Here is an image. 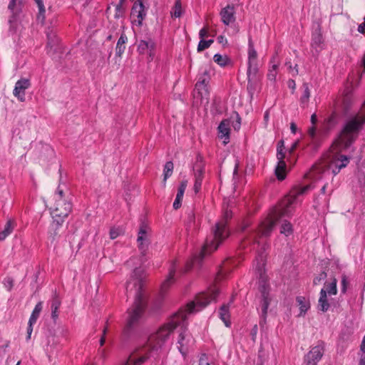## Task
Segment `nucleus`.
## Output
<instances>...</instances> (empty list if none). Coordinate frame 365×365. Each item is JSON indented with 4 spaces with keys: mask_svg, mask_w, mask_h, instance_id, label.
<instances>
[{
    "mask_svg": "<svg viewBox=\"0 0 365 365\" xmlns=\"http://www.w3.org/2000/svg\"><path fill=\"white\" fill-rule=\"evenodd\" d=\"M173 170V164L172 162H168L164 166V180H165L169 178Z\"/></svg>",
    "mask_w": 365,
    "mask_h": 365,
    "instance_id": "obj_38",
    "label": "nucleus"
},
{
    "mask_svg": "<svg viewBox=\"0 0 365 365\" xmlns=\"http://www.w3.org/2000/svg\"><path fill=\"white\" fill-rule=\"evenodd\" d=\"M352 87V85H350V86H347L346 88V89L344 91L345 96H348L351 92Z\"/></svg>",
    "mask_w": 365,
    "mask_h": 365,
    "instance_id": "obj_56",
    "label": "nucleus"
},
{
    "mask_svg": "<svg viewBox=\"0 0 365 365\" xmlns=\"http://www.w3.org/2000/svg\"><path fill=\"white\" fill-rule=\"evenodd\" d=\"M311 121L312 124H314L317 121V115L315 114H313L311 117Z\"/></svg>",
    "mask_w": 365,
    "mask_h": 365,
    "instance_id": "obj_64",
    "label": "nucleus"
},
{
    "mask_svg": "<svg viewBox=\"0 0 365 365\" xmlns=\"http://www.w3.org/2000/svg\"><path fill=\"white\" fill-rule=\"evenodd\" d=\"M324 354V347L322 345H317L311 349L305 356L304 361L306 365H317Z\"/></svg>",
    "mask_w": 365,
    "mask_h": 365,
    "instance_id": "obj_15",
    "label": "nucleus"
},
{
    "mask_svg": "<svg viewBox=\"0 0 365 365\" xmlns=\"http://www.w3.org/2000/svg\"><path fill=\"white\" fill-rule=\"evenodd\" d=\"M63 190L58 187L53 195L55 202L49 208L53 220L51 227L55 231L62 225L65 218L68 216L72 209L71 202L63 199ZM56 234L55 232V235Z\"/></svg>",
    "mask_w": 365,
    "mask_h": 365,
    "instance_id": "obj_5",
    "label": "nucleus"
},
{
    "mask_svg": "<svg viewBox=\"0 0 365 365\" xmlns=\"http://www.w3.org/2000/svg\"><path fill=\"white\" fill-rule=\"evenodd\" d=\"M277 68L278 64L274 63L272 65L270 68L269 69L268 73H267V78L271 81H274L277 77Z\"/></svg>",
    "mask_w": 365,
    "mask_h": 365,
    "instance_id": "obj_37",
    "label": "nucleus"
},
{
    "mask_svg": "<svg viewBox=\"0 0 365 365\" xmlns=\"http://www.w3.org/2000/svg\"><path fill=\"white\" fill-rule=\"evenodd\" d=\"M18 12H14L12 13V15L10 16L9 19V23L10 24L11 26H12L13 23L16 22V14Z\"/></svg>",
    "mask_w": 365,
    "mask_h": 365,
    "instance_id": "obj_50",
    "label": "nucleus"
},
{
    "mask_svg": "<svg viewBox=\"0 0 365 365\" xmlns=\"http://www.w3.org/2000/svg\"><path fill=\"white\" fill-rule=\"evenodd\" d=\"M202 172L200 170L198 173L195 174V181L194 185V190L195 193H197L202 185Z\"/></svg>",
    "mask_w": 365,
    "mask_h": 365,
    "instance_id": "obj_35",
    "label": "nucleus"
},
{
    "mask_svg": "<svg viewBox=\"0 0 365 365\" xmlns=\"http://www.w3.org/2000/svg\"><path fill=\"white\" fill-rule=\"evenodd\" d=\"M215 63L220 66H225L227 64L229 59L226 55L215 54L213 57Z\"/></svg>",
    "mask_w": 365,
    "mask_h": 365,
    "instance_id": "obj_34",
    "label": "nucleus"
},
{
    "mask_svg": "<svg viewBox=\"0 0 365 365\" xmlns=\"http://www.w3.org/2000/svg\"><path fill=\"white\" fill-rule=\"evenodd\" d=\"M207 78L200 76L195 85L194 98L196 103H207L208 102L209 91L207 88Z\"/></svg>",
    "mask_w": 365,
    "mask_h": 365,
    "instance_id": "obj_12",
    "label": "nucleus"
},
{
    "mask_svg": "<svg viewBox=\"0 0 365 365\" xmlns=\"http://www.w3.org/2000/svg\"><path fill=\"white\" fill-rule=\"evenodd\" d=\"M107 331H108V327H106L103 329V336H102V337L100 339V345H101V346H103V344L105 343V341H106L105 336L106 334Z\"/></svg>",
    "mask_w": 365,
    "mask_h": 365,
    "instance_id": "obj_48",
    "label": "nucleus"
},
{
    "mask_svg": "<svg viewBox=\"0 0 365 365\" xmlns=\"http://www.w3.org/2000/svg\"><path fill=\"white\" fill-rule=\"evenodd\" d=\"M217 39H218L219 43L225 44V43H227V39L225 38H224L223 36H219Z\"/></svg>",
    "mask_w": 365,
    "mask_h": 365,
    "instance_id": "obj_57",
    "label": "nucleus"
},
{
    "mask_svg": "<svg viewBox=\"0 0 365 365\" xmlns=\"http://www.w3.org/2000/svg\"><path fill=\"white\" fill-rule=\"evenodd\" d=\"M125 47H116V53L118 54H120L121 53L124 52Z\"/></svg>",
    "mask_w": 365,
    "mask_h": 365,
    "instance_id": "obj_60",
    "label": "nucleus"
},
{
    "mask_svg": "<svg viewBox=\"0 0 365 365\" xmlns=\"http://www.w3.org/2000/svg\"><path fill=\"white\" fill-rule=\"evenodd\" d=\"M286 154L284 152V141L281 140L278 143L277 158L278 160L277 165L275 169V174L278 180H282L286 178L288 172L284 159Z\"/></svg>",
    "mask_w": 365,
    "mask_h": 365,
    "instance_id": "obj_11",
    "label": "nucleus"
},
{
    "mask_svg": "<svg viewBox=\"0 0 365 365\" xmlns=\"http://www.w3.org/2000/svg\"><path fill=\"white\" fill-rule=\"evenodd\" d=\"M309 134L311 137H314L315 135V128L314 127H312L309 130Z\"/></svg>",
    "mask_w": 365,
    "mask_h": 365,
    "instance_id": "obj_59",
    "label": "nucleus"
},
{
    "mask_svg": "<svg viewBox=\"0 0 365 365\" xmlns=\"http://www.w3.org/2000/svg\"><path fill=\"white\" fill-rule=\"evenodd\" d=\"M297 304L299 307V317L304 316L310 307L309 302L304 297L299 296L296 299Z\"/></svg>",
    "mask_w": 365,
    "mask_h": 365,
    "instance_id": "obj_21",
    "label": "nucleus"
},
{
    "mask_svg": "<svg viewBox=\"0 0 365 365\" xmlns=\"http://www.w3.org/2000/svg\"><path fill=\"white\" fill-rule=\"evenodd\" d=\"M288 86H289L290 88H292V89L294 90V89H295V88H296V83H295V81H293V80H289V81H288Z\"/></svg>",
    "mask_w": 365,
    "mask_h": 365,
    "instance_id": "obj_54",
    "label": "nucleus"
},
{
    "mask_svg": "<svg viewBox=\"0 0 365 365\" xmlns=\"http://www.w3.org/2000/svg\"><path fill=\"white\" fill-rule=\"evenodd\" d=\"M127 37L122 34L120 37L118 38L116 46H121L123 44H125L127 41Z\"/></svg>",
    "mask_w": 365,
    "mask_h": 365,
    "instance_id": "obj_47",
    "label": "nucleus"
},
{
    "mask_svg": "<svg viewBox=\"0 0 365 365\" xmlns=\"http://www.w3.org/2000/svg\"><path fill=\"white\" fill-rule=\"evenodd\" d=\"M38 7V13L37 15V19L43 22L45 19L46 9L43 5V0H34Z\"/></svg>",
    "mask_w": 365,
    "mask_h": 365,
    "instance_id": "obj_32",
    "label": "nucleus"
},
{
    "mask_svg": "<svg viewBox=\"0 0 365 365\" xmlns=\"http://www.w3.org/2000/svg\"><path fill=\"white\" fill-rule=\"evenodd\" d=\"M145 15V7L142 0L135 1L130 11V18L132 19L133 23H135V24L140 26Z\"/></svg>",
    "mask_w": 365,
    "mask_h": 365,
    "instance_id": "obj_13",
    "label": "nucleus"
},
{
    "mask_svg": "<svg viewBox=\"0 0 365 365\" xmlns=\"http://www.w3.org/2000/svg\"><path fill=\"white\" fill-rule=\"evenodd\" d=\"M50 304L51 310V318L54 322H56L58 317V309L61 304L56 292H55L52 295Z\"/></svg>",
    "mask_w": 365,
    "mask_h": 365,
    "instance_id": "obj_19",
    "label": "nucleus"
},
{
    "mask_svg": "<svg viewBox=\"0 0 365 365\" xmlns=\"http://www.w3.org/2000/svg\"><path fill=\"white\" fill-rule=\"evenodd\" d=\"M327 277V274L325 272H321L318 276L315 277L314 279V284H319L321 281L324 280Z\"/></svg>",
    "mask_w": 365,
    "mask_h": 365,
    "instance_id": "obj_43",
    "label": "nucleus"
},
{
    "mask_svg": "<svg viewBox=\"0 0 365 365\" xmlns=\"http://www.w3.org/2000/svg\"><path fill=\"white\" fill-rule=\"evenodd\" d=\"M359 365H365V336H364L359 351Z\"/></svg>",
    "mask_w": 365,
    "mask_h": 365,
    "instance_id": "obj_33",
    "label": "nucleus"
},
{
    "mask_svg": "<svg viewBox=\"0 0 365 365\" xmlns=\"http://www.w3.org/2000/svg\"><path fill=\"white\" fill-rule=\"evenodd\" d=\"M54 344L55 338L53 336L48 339L47 345L46 347L45 348V351H46V354L49 357L54 353Z\"/></svg>",
    "mask_w": 365,
    "mask_h": 365,
    "instance_id": "obj_36",
    "label": "nucleus"
},
{
    "mask_svg": "<svg viewBox=\"0 0 365 365\" xmlns=\"http://www.w3.org/2000/svg\"><path fill=\"white\" fill-rule=\"evenodd\" d=\"M365 123V102L360 113L349 120L345 125L339 137L333 143L329 150L323 159V162L313 167L309 178L320 179L322 173L331 170L335 175L349 163V158L341 154L356 140L359 130Z\"/></svg>",
    "mask_w": 365,
    "mask_h": 365,
    "instance_id": "obj_1",
    "label": "nucleus"
},
{
    "mask_svg": "<svg viewBox=\"0 0 365 365\" xmlns=\"http://www.w3.org/2000/svg\"><path fill=\"white\" fill-rule=\"evenodd\" d=\"M13 230V226L11 222L9 220L5 226L4 230L0 232V241L4 240L11 232Z\"/></svg>",
    "mask_w": 365,
    "mask_h": 365,
    "instance_id": "obj_30",
    "label": "nucleus"
},
{
    "mask_svg": "<svg viewBox=\"0 0 365 365\" xmlns=\"http://www.w3.org/2000/svg\"><path fill=\"white\" fill-rule=\"evenodd\" d=\"M265 256L262 254L258 255L254 262V268L257 274L262 283L265 282L266 277L264 275ZM262 294L261 309L263 317H266L269 306L272 302V298L269 294L267 286L263 284L260 286Z\"/></svg>",
    "mask_w": 365,
    "mask_h": 365,
    "instance_id": "obj_6",
    "label": "nucleus"
},
{
    "mask_svg": "<svg viewBox=\"0 0 365 365\" xmlns=\"http://www.w3.org/2000/svg\"><path fill=\"white\" fill-rule=\"evenodd\" d=\"M31 86L30 80L22 78L17 81L13 91L14 96L21 102L25 101L26 90Z\"/></svg>",
    "mask_w": 365,
    "mask_h": 365,
    "instance_id": "obj_14",
    "label": "nucleus"
},
{
    "mask_svg": "<svg viewBox=\"0 0 365 365\" xmlns=\"http://www.w3.org/2000/svg\"><path fill=\"white\" fill-rule=\"evenodd\" d=\"M174 274L175 271L171 269L169 272V275L168 276L167 279L165 280L163 284H161V294L163 292L168 288L171 284H173L175 282L174 278Z\"/></svg>",
    "mask_w": 365,
    "mask_h": 365,
    "instance_id": "obj_31",
    "label": "nucleus"
},
{
    "mask_svg": "<svg viewBox=\"0 0 365 365\" xmlns=\"http://www.w3.org/2000/svg\"><path fill=\"white\" fill-rule=\"evenodd\" d=\"M219 316L222 321L224 322L226 327H229L230 324V314H229V309L228 307L226 305H223L220 311H219Z\"/></svg>",
    "mask_w": 365,
    "mask_h": 365,
    "instance_id": "obj_27",
    "label": "nucleus"
},
{
    "mask_svg": "<svg viewBox=\"0 0 365 365\" xmlns=\"http://www.w3.org/2000/svg\"><path fill=\"white\" fill-rule=\"evenodd\" d=\"M302 93L300 97V104L302 106L305 107L307 106L310 98V89L307 83H304L302 87Z\"/></svg>",
    "mask_w": 365,
    "mask_h": 365,
    "instance_id": "obj_23",
    "label": "nucleus"
},
{
    "mask_svg": "<svg viewBox=\"0 0 365 365\" xmlns=\"http://www.w3.org/2000/svg\"><path fill=\"white\" fill-rule=\"evenodd\" d=\"M151 230L150 227L144 222L140 225L138 232V247L143 256L145 255L146 250L150 243Z\"/></svg>",
    "mask_w": 365,
    "mask_h": 365,
    "instance_id": "obj_10",
    "label": "nucleus"
},
{
    "mask_svg": "<svg viewBox=\"0 0 365 365\" xmlns=\"http://www.w3.org/2000/svg\"><path fill=\"white\" fill-rule=\"evenodd\" d=\"M160 347V341L158 339V330L153 335H151L148 339L147 342V353L145 356H143L136 360H133L130 357L121 365H141L148 358H156L158 356V351Z\"/></svg>",
    "mask_w": 365,
    "mask_h": 365,
    "instance_id": "obj_8",
    "label": "nucleus"
},
{
    "mask_svg": "<svg viewBox=\"0 0 365 365\" xmlns=\"http://www.w3.org/2000/svg\"><path fill=\"white\" fill-rule=\"evenodd\" d=\"M122 230L120 227H112L110 230V238L112 240L116 239L121 235Z\"/></svg>",
    "mask_w": 365,
    "mask_h": 365,
    "instance_id": "obj_42",
    "label": "nucleus"
},
{
    "mask_svg": "<svg viewBox=\"0 0 365 365\" xmlns=\"http://www.w3.org/2000/svg\"><path fill=\"white\" fill-rule=\"evenodd\" d=\"M230 120L225 119L220 123L217 128L218 138L223 141L224 145L227 144L230 141Z\"/></svg>",
    "mask_w": 365,
    "mask_h": 365,
    "instance_id": "obj_16",
    "label": "nucleus"
},
{
    "mask_svg": "<svg viewBox=\"0 0 365 365\" xmlns=\"http://www.w3.org/2000/svg\"><path fill=\"white\" fill-rule=\"evenodd\" d=\"M329 297L330 296H329L328 294H326V290L324 289H321L318 307L322 312H327L329 308Z\"/></svg>",
    "mask_w": 365,
    "mask_h": 365,
    "instance_id": "obj_20",
    "label": "nucleus"
},
{
    "mask_svg": "<svg viewBox=\"0 0 365 365\" xmlns=\"http://www.w3.org/2000/svg\"><path fill=\"white\" fill-rule=\"evenodd\" d=\"M181 199L175 198L174 202H173V207L175 209H178L180 207L181 205Z\"/></svg>",
    "mask_w": 365,
    "mask_h": 365,
    "instance_id": "obj_53",
    "label": "nucleus"
},
{
    "mask_svg": "<svg viewBox=\"0 0 365 365\" xmlns=\"http://www.w3.org/2000/svg\"><path fill=\"white\" fill-rule=\"evenodd\" d=\"M47 53L53 60L58 62L62 67H68V61L71 58L69 47H48Z\"/></svg>",
    "mask_w": 365,
    "mask_h": 365,
    "instance_id": "obj_9",
    "label": "nucleus"
},
{
    "mask_svg": "<svg viewBox=\"0 0 365 365\" xmlns=\"http://www.w3.org/2000/svg\"><path fill=\"white\" fill-rule=\"evenodd\" d=\"M248 56H249V68H248V71H247V76H248L249 80H250L251 78L254 77L257 73V66L255 64V60L257 58L256 51L252 48H250L249 51H248Z\"/></svg>",
    "mask_w": 365,
    "mask_h": 365,
    "instance_id": "obj_17",
    "label": "nucleus"
},
{
    "mask_svg": "<svg viewBox=\"0 0 365 365\" xmlns=\"http://www.w3.org/2000/svg\"><path fill=\"white\" fill-rule=\"evenodd\" d=\"M222 22L226 25H230L235 21V9L233 6H227L224 8L220 13Z\"/></svg>",
    "mask_w": 365,
    "mask_h": 365,
    "instance_id": "obj_18",
    "label": "nucleus"
},
{
    "mask_svg": "<svg viewBox=\"0 0 365 365\" xmlns=\"http://www.w3.org/2000/svg\"><path fill=\"white\" fill-rule=\"evenodd\" d=\"M34 324H30L29 322L28 323V327H27V336H26V340H29L31 339V336L33 331V326Z\"/></svg>",
    "mask_w": 365,
    "mask_h": 365,
    "instance_id": "obj_45",
    "label": "nucleus"
},
{
    "mask_svg": "<svg viewBox=\"0 0 365 365\" xmlns=\"http://www.w3.org/2000/svg\"><path fill=\"white\" fill-rule=\"evenodd\" d=\"M296 130H297V126H296V125H295L294 123H291V130H292V132L293 133H295Z\"/></svg>",
    "mask_w": 365,
    "mask_h": 365,
    "instance_id": "obj_61",
    "label": "nucleus"
},
{
    "mask_svg": "<svg viewBox=\"0 0 365 365\" xmlns=\"http://www.w3.org/2000/svg\"><path fill=\"white\" fill-rule=\"evenodd\" d=\"M316 38L315 43H321V36L319 34H317V36L314 37Z\"/></svg>",
    "mask_w": 365,
    "mask_h": 365,
    "instance_id": "obj_62",
    "label": "nucleus"
},
{
    "mask_svg": "<svg viewBox=\"0 0 365 365\" xmlns=\"http://www.w3.org/2000/svg\"><path fill=\"white\" fill-rule=\"evenodd\" d=\"M231 125L233 126L235 130H239L240 129V118H239L238 115H237V121H236L235 124H232L231 123Z\"/></svg>",
    "mask_w": 365,
    "mask_h": 365,
    "instance_id": "obj_52",
    "label": "nucleus"
},
{
    "mask_svg": "<svg viewBox=\"0 0 365 365\" xmlns=\"http://www.w3.org/2000/svg\"><path fill=\"white\" fill-rule=\"evenodd\" d=\"M228 236V230L226 227L225 220L216 224L213 230V239L210 242H207L203 246L199 258L202 259L205 255L217 250L219 245Z\"/></svg>",
    "mask_w": 365,
    "mask_h": 365,
    "instance_id": "obj_7",
    "label": "nucleus"
},
{
    "mask_svg": "<svg viewBox=\"0 0 365 365\" xmlns=\"http://www.w3.org/2000/svg\"><path fill=\"white\" fill-rule=\"evenodd\" d=\"M349 284V278L346 274H342L341 282V292L344 294L346 292Z\"/></svg>",
    "mask_w": 365,
    "mask_h": 365,
    "instance_id": "obj_40",
    "label": "nucleus"
},
{
    "mask_svg": "<svg viewBox=\"0 0 365 365\" xmlns=\"http://www.w3.org/2000/svg\"><path fill=\"white\" fill-rule=\"evenodd\" d=\"M183 13L182 6L180 0H176L174 6L170 11L173 18H179Z\"/></svg>",
    "mask_w": 365,
    "mask_h": 365,
    "instance_id": "obj_28",
    "label": "nucleus"
},
{
    "mask_svg": "<svg viewBox=\"0 0 365 365\" xmlns=\"http://www.w3.org/2000/svg\"><path fill=\"white\" fill-rule=\"evenodd\" d=\"M219 292L218 288L212 287L207 292L196 295L194 300L189 302L179 310L170 315L161 327V340L178 329V349L185 356L191 343V336L187 331V317L204 309L211 301L215 299Z\"/></svg>",
    "mask_w": 365,
    "mask_h": 365,
    "instance_id": "obj_2",
    "label": "nucleus"
},
{
    "mask_svg": "<svg viewBox=\"0 0 365 365\" xmlns=\"http://www.w3.org/2000/svg\"><path fill=\"white\" fill-rule=\"evenodd\" d=\"M297 145H298V142H297H297H294V143L292 144V147L289 148V154H290V155H291V154H292V153L295 150V148H297Z\"/></svg>",
    "mask_w": 365,
    "mask_h": 365,
    "instance_id": "obj_58",
    "label": "nucleus"
},
{
    "mask_svg": "<svg viewBox=\"0 0 365 365\" xmlns=\"http://www.w3.org/2000/svg\"><path fill=\"white\" fill-rule=\"evenodd\" d=\"M199 365H216L213 362H210L206 356H202L200 359Z\"/></svg>",
    "mask_w": 365,
    "mask_h": 365,
    "instance_id": "obj_44",
    "label": "nucleus"
},
{
    "mask_svg": "<svg viewBox=\"0 0 365 365\" xmlns=\"http://www.w3.org/2000/svg\"><path fill=\"white\" fill-rule=\"evenodd\" d=\"M125 12V9L123 7V5L116 4L115 6V18L119 19L124 16Z\"/></svg>",
    "mask_w": 365,
    "mask_h": 365,
    "instance_id": "obj_41",
    "label": "nucleus"
},
{
    "mask_svg": "<svg viewBox=\"0 0 365 365\" xmlns=\"http://www.w3.org/2000/svg\"><path fill=\"white\" fill-rule=\"evenodd\" d=\"M46 36H47V45L46 46H58L59 45V43L61 42V39L56 35V33L55 31H53V30L47 31Z\"/></svg>",
    "mask_w": 365,
    "mask_h": 365,
    "instance_id": "obj_25",
    "label": "nucleus"
},
{
    "mask_svg": "<svg viewBox=\"0 0 365 365\" xmlns=\"http://www.w3.org/2000/svg\"><path fill=\"white\" fill-rule=\"evenodd\" d=\"M361 63H362V66L364 67V71L365 72V51H364V55L362 56Z\"/></svg>",
    "mask_w": 365,
    "mask_h": 365,
    "instance_id": "obj_63",
    "label": "nucleus"
},
{
    "mask_svg": "<svg viewBox=\"0 0 365 365\" xmlns=\"http://www.w3.org/2000/svg\"><path fill=\"white\" fill-rule=\"evenodd\" d=\"M144 279V270L141 267H138L133 271L126 283V294L128 297L133 295L135 301L126 312L125 324L123 330V336L125 339H130L135 335L145 309Z\"/></svg>",
    "mask_w": 365,
    "mask_h": 365,
    "instance_id": "obj_3",
    "label": "nucleus"
},
{
    "mask_svg": "<svg viewBox=\"0 0 365 365\" xmlns=\"http://www.w3.org/2000/svg\"><path fill=\"white\" fill-rule=\"evenodd\" d=\"M13 279L11 277H6L4 279V284L9 289H11L13 287Z\"/></svg>",
    "mask_w": 365,
    "mask_h": 365,
    "instance_id": "obj_46",
    "label": "nucleus"
},
{
    "mask_svg": "<svg viewBox=\"0 0 365 365\" xmlns=\"http://www.w3.org/2000/svg\"><path fill=\"white\" fill-rule=\"evenodd\" d=\"M289 72L291 74L294 76L298 74V69L297 68V65L294 68L292 67V66H289Z\"/></svg>",
    "mask_w": 365,
    "mask_h": 365,
    "instance_id": "obj_51",
    "label": "nucleus"
},
{
    "mask_svg": "<svg viewBox=\"0 0 365 365\" xmlns=\"http://www.w3.org/2000/svg\"><path fill=\"white\" fill-rule=\"evenodd\" d=\"M336 283V279L334 278L331 282H326L322 289L326 290V294H328L329 296L336 295L337 293Z\"/></svg>",
    "mask_w": 365,
    "mask_h": 365,
    "instance_id": "obj_24",
    "label": "nucleus"
},
{
    "mask_svg": "<svg viewBox=\"0 0 365 365\" xmlns=\"http://www.w3.org/2000/svg\"><path fill=\"white\" fill-rule=\"evenodd\" d=\"M187 180H183L181 182L180 187L178 188V190L176 198L182 200L183 195H184L185 190L187 187Z\"/></svg>",
    "mask_w": 365,
    "mask_h": 365,
    "instance_id": "obj_39",
    "label": "nucleus"
},
{
    "mask_svg": "<svg viewBox=\"0 0 365 365\" xmlns=\"http://www.w3.org/2000/svg\"><path fill=\"white\" fill-rule=\"evenodd\" d=\"M313 187L311 185L304 186L297 185L294 187L289 193L284 198L279 207L271 211L268 216L261 222L258 233L262 236H268L277 222L281 221V233L287 236L292 232V225L284 217L291 215L292 205L301 200V196L307 194Z\"/></svg>",
    "mask_w": 365,
    "mask_h": 365,
    "instance_id": "obj_4",
    "label": "nucleus"
},
{
    "mask_svg": "<svg viewBox=\"0 0 365 365\" xmlns=\"http://www.w3.org/2000/svg\"><path fill=\"white\" fill-rule=\"evenodd\" d=\"M42 308H43V302H39L36 304V306L30 316L29 320L30 324H36L38 318L39 317V315L42 310Z\"/></svg>",
    "mask_w": 365,
    "mask_h": 365,
    "instance_id": "obj_26",
    "label": "nucleus"
},
{
    "mask_svg": "<svg viewBox=\"0 0 365 365\" xmlns=\"http://www.w3.org/2000/svg\"><path fill=\"white\" fill-rule=\"evenodd\" d=\"M237 169H238V163H236L235 170H234V173H233V179H234L235 182L236 181L237 178Z\"/></svg>",
    "mask_w": 365,
    "mask_h": 365,
    "instance_id": "obj_55",
    "label": "nucleus"
},
{
    "mask_svg": "<svg viewBox=\"0 0 365 365\" xmlns=\"http://www.w3.org/2000/svg\"><path fill=\"white\" fill-rule=\"evenodd\" d=\"M357 31L361 34H365V17H364V21L358 26Z\"/></svg>",
    "mask_w": 365,
    "mask_h": 365,
    "instance_id": "obj_49",
    "label": "nucleus"
},
{
    "mask_svg": "<svg viewBox=\"0 0 365 365\" xmlns=\"http://www.w3.org/2000/svg\"><path fill=\"white\" fill-rule=\"evenodd\" d=\"M199 34L200 40L198 46H210L214 42L213 38L208 36V31L206 28H202Z\"/></svg>",
    "mask_w": 365,
    "mask_h": 365,
    "instance_id": "obj_22",
    "label": "nucleus"
},
{
    "mask_svg": "<svg viewBox=\"0 0 365 365\" xmlns=\"http://www.w3.org/2000/svg\"><path fill=\"white\" fill-rule=\"evenodd\" d=\"M23 3L24 0H11L9 4L8 9L11 11V13L21 12Z\"/></svg>",
    "mask_w": 365,
    "mask_h": 365,
    "instance_id": "obj_29",
    "label": "nucleus"
}]
</instances>
